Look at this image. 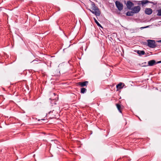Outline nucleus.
I'll use <instances>...</instances> for the list:
<instances>
[{
  "instance_id": "nucleus-1",
  "label": "nucleus",
  "mask_w": 161,
  "mask_h": 161,
  "mask_svg": "<svg viewBox=\"0 0 161 161\" xmlns=\"http://www.w3.org/2000/svg\"><path fill=\"white\" fill-rule=\"evenodd\" d=\"M91 9H92V10L90 9H88V10L92 13L95 14V15L97 16H99L101 14V12L99 8L97 7L96 6L94 3L91 2Z\"/></svg>"
},
{
  "instance_id": "nucleus-2",
  "label": "nucleus",
  "mask_w": 161,
  "mask_h": 161,
  "mask_svg": "<svg viewBox=\"0 0 161 161\" xmlns=\"http://www.w3.org/2000/svg\"><path fill=\"white\" fill-rule=\"evenodd\" d=\"M49 99L52 100L51 102V104H53L54 101V104H56L55 103L58 99V95L55 93H53L52 94L51 97Z\"/></svg>"
},
{
  "instance_id": "nucleus-3",
  "label": "nucleus",
  "mask_w": 161,
  "mask_h": 161,
  "mask_svg": "<svg viewBox=\"0 0 161 161\" xmlns=\"http://www.w3.org/2000/svg\"><path fill=\"white\" fill-rule=\"evenodd\" d=\"M147 46L151 48H154L156 47L157 45L154 40H147Z\"/></svg>"
},
{
  "instance_id": "nucleus-4",
  "label": "nucleus",
  "mask_w": 161,
  "mask_h": 161,
  "mask_svg": "<svg viewBox=\"0 0 161 161\" xmlns=\"http://www.w3.org/2000/svg\"><path fill=\"white\" fill-rule=\"evenodd\" d=\"M57 113L56 111L53 110L52 111H50L48 112L47 115L49 117V118L52 119L55 118Z\"/></svg>"
},
{
  "instance_id": "nucleus-5",
  "label": "nucleus",
  "mask_w": 161,
  "mask_h": 161,
  "mask_svg": "<svg viewBox=\"0 0 161 161\" xmlns=\"http://www.w3.org/2000/svg\"><path fill=\"white\" fill-rule=\"evenodd\" d=\"M115 3L117 8L119 11L122 10L123 6L122 3L118 1H116Z\"/></svg>"
},
{
  "instance_id": "nucleus-6",
  "label": "nucleus",
  "mask_w": 161,
  "mask_h": 161,
  "mask_svg": "<svg viewBox=\"0 0 161 161\" xmlns=\"http://www.w3.org/2000/svg\"><path fill=\"white\" fill-rule=\"evenodd\" d=\"M134 6V4L130 1H127L126 3V6L127 8L130 10H131Z\"/></svg>"
},
{
  "instance_id": "nucleus-7",
  "label": "nucleus",
  "mask_w": 161,
  "mask_h": 161,
  "mask_svg": "<svg viewBox=\"0 0 161 161\" xmlns=\"http://www.w3.org/2000/svg\"><path fill=\"white\" fill-rule=\"evenodd\" d=\"M140 10L141 8L139 6H135L134 7H133L131 9L134 14L138 13L140 11Z\"/></svg>"
},
{
  "instance_id": "nucleus-8",
  "label": "nucleus",
  "mask_w": 161,
  "mask_h": 161,
  "mask_svg": "<svg viewBox=\"0 0 161 161\" xmlns=\"http://www.w3.org/2000/svg\"><path fill=\"white\" fill-rule=\"evenodd\" d=\"M88 83V81H85L83 82H78L77 84L78 86H80L82 87L85 86H86Z\"/></svg>"
},
{
  "instance_id": "nucleus-9",
  "label": "nucleus",
  "mask_w": 161,
  "mask_h": 161,
  "mask_svg": "<svg viewBox=\"0 0 161 161\" xmlns=\"http://www.w3.org/2000/svg\"><path fill=\"white\" fill-rule=\"evenodd\" d=\"M157 64L156 61L154 60H152L148 61L147 65L153 66Z\"/></svg>"
},
{
  "instance_id": "nucleus-10",
  "label": "nucleus",
  "mask_w": 161,
  "mask_h": 161,
  "mask_svg": "<svg viewBox=\"0 0 161 161\" xmlns=\"http://www.w3.org/2000/svg\"><path fill=\"white\" fill-rule=\"evenodd\" d=\"M145 13L148 15H150L153 12V10L150 8H146L145 10Z\"/></svg>"
},
{
  "instance_id": "nucleus-11",
  "label": "nucleus",
  "mask_w": 161,
  "mask_h": 161,
  "mask_svg": "<svg viewBox=\"0 0 161 161\" xmlns=\"http://www.w3.org/2000/svg\"><path fill=\"white\" fill-rule=\"evenodd\" d=\"M124 86L125 85L124 83L120 82L116 85V88L117 89H120L123 88Z\"/></svg>"
},
{
  "instance_id": "nucleus-12",
  "label": "nucleus",
  "mask_w": 161,
  "mask_h": 161,
  "mask_svg": "<svg viewBox=\"0 0 161 161\" xmlns=\"http://www.w3.org/2000/svg\"><path fill=\"white\" fill-rule=\"evenodd\" d=\"M116 105L119 112L120 113H122V108L121 105L117 103L116 104Z\"/></svg>"
},
{
  "instance_id": "nucleus-13",
  "label": "nucleus",
  "mask_w": 161,
  "mask_h": 161,
  "mask_svg": "<svg viewBox=\"0 0 161 161\" xmlns=\"http://www.w3.org/2000/svg\"><path fill=\"white\" fill-rule=\"evenodd\" d=\"M137 53L140 55H144L145 54V52L144 51L137 50Z\"/></svg>"
},
{
  "instance_id": "nucleus-14",
  "label": "nucleus",
  "mask_w": 161,
  "mask_h": 161,
  "mask_svg": "<svg viewBox=\"0 0 161 161\" xmlns=\"http://www.w3.org/2000/svg\"><path fill=\"white\" fill-rule=\"evenodd\" d=\"M142 4L143 6L145 4L148 3H153V2H150L149 1H142Z\"/></svg>"
},
{
  "instance_id": "nucleus-15",
  "label": "nucleus",
  "mask_w": 161,
  "mask_h": 161,
  "mask_svg": "<svg viewBox=\"0 0 161 161\" xmlns=\"http://www.w3.org/2000/svg\"><path fill=\"white\" fill-rule=\"evenodd\" d=\"M133 14L134 13L132 11H128L126 13V14L128 16H131L133 15Z\"/></svg>"
},
{
  "instance_id": "nucleus-16",
  "label": "nucleus",
  "mask_w": 161,
  "mask_h": 161,
  "mask_svg": "<svg viewBox=\"0 0 161 161\" xmlns=\"http://www.w3.org/2000/svg\"><path fill=\"white\" fill-rule=\"evenodd\" d=\"M94 20L95 21V22L97 24L98 26L101 27H102L101 24H100L97 21V20L95 18H94Z\"/></svg>"
},
{
  "instance_id": "nucleus-17",
  "label": "nucleus",
  "mask_w": 161,
  "mask_h": 161,
  "mask_svg": "<svg viewBox=\"0 0 161 161\" xmlns=\"http://www.w3.org/2000/svg\"><path fill=\"white\" fill-rule=\"evenodd\" d=\"M86 88H82L81 89L80 92L82 93H84L85 92H86Z\"/></svg>"
},
{
  "instance_id": "nucleus-18",
  "label": "nucleus",
  "mask_w": 161,
  "mask_h": 161,
  "mask_svg": "<svg viewBox=\"0 0 161 161\" xmlns=\"http://www.w3.org/2000/svg\"><path fill=\"white\" fill-rule=\"evenodd\" d=\"M158 12L157 14L158 16H161V9H159L158 11Z\"/></svg>"
},
{
  "instance_id": "nucleus-19",
  "label": "nucleus",
  "mask_w": 161,
  "mask_h": 161,
  "mask_svg": "<svg viewBox=\"0 0 161 161\" xmlns=\"http://www.w3.org/2000/svg\"><path fill=\"white\" fill-rule=\"evenodd\" d=\"M147 64H147V63L146 62H144L143 63H142V66H144V67H146V66H148V65H147Z\"/></svg>"
},
{
  "instance_id": "nucleus-20",
  "label": "nucleus",
  "mask_w": 161,
  "mask_h": 161,
  "mask_svg": "<svg viewBox=\"0 0 161 161\" xmlns=\"http://www.w3.org/2000/svg\"><path fill=\"white\" fill-rule=\"evenodd\" d=\"M149 27V26H146L145 27H141L140 28L141 29H144V28H148V27Z\"/></svg>"
},
{
  "instance_id": "nucleus-21",
  "label": "nucleus",
  "mask_w": 161,
  "mask_h": 161,
  "mask_svg": "<svg viewBox=\"0 0 161 161\" xmlns=\"http://www.w3.org/2000/svg\"><path fill=\"white\" fill-rule=\"evenodd\" d=\"M161 63V61H159L158 62H156L157 64Z\"/></svg>"
},
{
  "instance_id": "nucleus-22",
  "label": "nucleus",
  "mask_w": 161,
  "mask_h": 161,
  "mask_svg": "<svg viewBox=\"0 0 161 161\" xmlns=\"http://www.w3.org/2000/svg\"><path fill=\"white\" fill-rule=\"evenodd\" d=\"M158 42H161V40H158Z\"/></svg>"
},
{
  "instance_id": "nucleus-23",
  "label": "nucleus",
  "mask_w": 161,
  "mask_h": 161,
  "mask_svg": "<svg viewBox=\"0 0 161 161\" xmlns=\"http://www.w3.org/2000/svg\"><path fill=\"white\" fill-rule=\"evenodd\" d=\"M139 119H140V120H141L140 118H139Z\"/></svg>"
}]
</instances>
